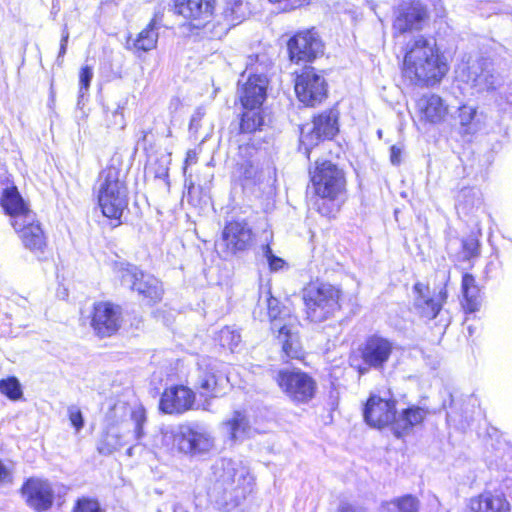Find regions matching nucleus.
Wrapping results in <instances>:
<instances>
[{
  "label": "nucleus",
  "instance_id": "obj_21",
  "mask_svg": "<svg viewBox=\"0 0 512 512\" xmlns=\"http://www.w3.org/2000/svg\"><path fill=\"white\" fill-rule=\"evenodd\" d=\"M195 393L188 387L176 385L164 390L159 408L165 414H183L193 409Z\"/></svg>",
  "mask_w": 512,
  "mask_h": 512
},
{
  "label": "nucleus",
  "instance_id": "obj_53",
  "mask_svg": "<svg viewBox=\"0 0 512 512\" xmlns=\"http://www.w3.org/2000/svg\"><path fill=\"white\" fill-rule=\"evenodd\" d=\"M453 418H454V416H453V412H451V413H449V412H448V413H447V420H448V421H450V420H452Z\"/></svg>",
  "mask_w": 512,
  "mask_h": 512
},
{
  "label": "nucleus",
  "instance_id": "obj_25",
  "mask_svg": "<svg viewBox=\"0 0 512 512\" xmlns=\"http://www.w3.org/2000/svg\"><path fill=\"white\" fill-rule=\"evenodd\" d=\"M470 512H511L506 495L500 490H485L469 501Z\"/></svg>",
  "mask_w": 512,
  "mask_h": 512
},
{
  "label": "nucleus",
  "instance_id": "obj_8",
  "mask_svg": "<svg viewBox=\"0 0 512 512\" xmlns=\"http://www.w3.org/2000/svg\"><path fill=\"white\" fill-rule=\"evenodd\" d=\"M341 292L330 284L311 283L303 289L302 298L305 304L307 319L321 323L340 309Z\"/></svg>",
  "mask_w": 512,
  "mask_h": 512
},
{
  "label": "nucleus",
  "instance_id": "obj_18",
  "mask_svg": "<svg viewBox=\"0 0 512 512\" xmlns=\"http://www.w3.org/2000/svg\"><path fill=\"white\" fill-rule=\"evenodd\" d=\"M428 19V9L420 2L401 5L393 22V29L400 34L420 31Z\"/></svg>",
  "mask_w": 512,
  "mask_h": 512
},
{
  "label": "nucleus",
  "instance_id": "obj_7",
  "mask_svg": "<svg viewBox=\"0 0 512 512\" xmlns=\"http://www.w3.org/2000/svg\"><path fill=\"white\" fill-rule=\"evenodd\" d=\"M163 435L165 439H173L178 451L190 457L205 456L215 446L211 431L199 422L179 425L175 431H165Z\"/></svg>",
  "mask_w": 512,
  "mask_h": 512
},
{
  "label": "nucleus",
  "instance_id": "obj_9",
  "mask_svg": "<svg viewBox=\"0 0 512 512\" xmlns=\"http://www.w3.org/2000/svg\"><path fill=\"white\" fill-rule=\"evenodd\" d=\"M229 386L224 363L211 357H201L197 362L194 387L205 398L220 397Z\"/></svg>",
  "mask_w": 512,
  "mask_h": 512
},
{
  "label": "nucleus",
  "instance_id": "obj_49",
  "mask_svg": "<svg viewBox=\"0 0 512 512\" xmlns=\"http://www.w3.org/2000/svg\"><path fill=\"white\" fill-rule=\"evenodd\" d=\"M68 39H69V32L65 29L62 33L58 58H61L65 55L66 50H67Z\"/></svg>",
  "mask_w": 512,
  "mask_h": 512
},
{
  "label": "nucleus",
  "instance_id": "obj_1",
  "mask_svg": "<svg viewBox=\"0 0 512 512\" xmlns=\"http://www.w3.org/2000/svg\"><path fill=\"white\" fill-rule=\"evenodd\" d=\"M212 472L208 495L218 509L229 511L252 492L253 478L240 461L220 459L212 466Z\"/></svg>",
  "mask_w": 512,
  "mask_h": 512
},
{
  "label": "nucleus",
  "instance_id": "obj_19",
  "mask_svg": "<svg viewBox=\"0 0 512 512\" xmlns=\"http://www.w3.org/2000/svg\"><path fill=\"white\" fill-rule=\"evenodd\" d=\"M21 492L26 504L37 512L47 511L54 501L51 484L39 478H29L23 484Z\"/></svg>",
  "mask_w": 512,
  "mask_h": 512
},
{
  "label": "nucleus",
  "instance_id": "obj_22",
  "mask_svg": "<svg viewBox=\"0 0 512 512\" xmlns=\"http://www.w3.org/2000/svg\"><path fill=\"white\" fill-rule=\"evenodd\" d=\"M91 325L101 337L115 334L121 325L120 307L109 302L95 304Z\"/></svg>",
  "mask_w": 512,
  "mask_h": 512
},
{
  "label": "nucleus",
  "instance_id": "obj_30",
  "mask_svg": "<svg viewBox=\"0 0 512 512\" xmlns=\"http://www.w3.org/2000/svg\"><path fill=\"white\" fill-rule=\"evenodd\" d=\"M339 130H300L299 150L308 158L311 150L320 142L333 139Z\"/></svg>",
  "mask_w": 512,
  "mask_h": 512
},
{
  "label": "nucleus",
  "instance_id": "obj_50",
  "mask_svg": "<svg viewBox=\"0 0 512 512\" xmlns=\"http://www.w3.org/2000/svg\"><path fill=\"white\" fill-rule=\"evenodd\" d=\"M205 112L202 108H198L195 113L193 114V116L191 117V121H190V127L189 128H196L197 126L200 125V120L202 119V117L204 116Z\"/></svg>",
  "mask_w": 512,
  "mask_h": 512
},
{
  "label": "nucleus",
  "instance_id": "obj_55",
  "mask_svg": "<svg viewBox=\"0 0 512 512\" xmlns=\"http://www.w3.org/2000/svg\"><path fill=\"white\" fill-rule=\"evenodd\" d=\"M367 370V368L360 369V373H364Z\"/></svg>",
  "mask_w": 512,
  "mask_h": 512
},
{
  "label": "nucleus",
  "instance_id": "obj_35",
  "mask_svg": "<svg viewBox=\"0 0 512 512\" xmlns=\"http://www.w3.org/2000/svg\"><path fill=\"white\" fill-rule=\"evenodd\" d=\"M224 426L231 438L237 440L246 433V430L249 428V422L245 415L236 411L233 417L224 423Z\"/></svg>",
  "mask_w": 512,
  "mask_h": 512
},
{
  "label": "nucleus",
  "instance_id": "obj_36",
  "mask_svg": "<svg viewBox=\"0 0 512 512\" xmlns=\"http://www.w3.org/2000/svg\"><path fill=\"white\" fill-rule=\"evenodd\" d=\"M218 342L223 348L234 352L242 341L240 332L234 327L226 326L218 333Z\"/></svg>",
  "mask_w": 512,
  "mask_h": 512
},
{
  "label": "nucleus",
  "instance_id": "obj_14",
  "mask_svg": "<svg viewBox=\"0 0 512 512\" xmlns=\"http://www.w3.org/2000/svg\"><path fill=\"white\" fill-rule=\"evenodd\" d=\"M295 93L301 103L314 107L327 96L326 80L314 68H306L295 79Z\"/></svg>",
  "mask_w": 512,
  "mask_h": 512
},
{
  "label": "nucleus",
  "instance_id": "obj_29",
  "mask_svg": "<svg viewBox=\"0 0 512 512\" xmlns=\"http://www.w3.org/2000/svg\"><path fill=\"white\" fill-rule=\"evenodd\" d=\"M426 416V411L421 407H409L394 419L393 432L397 438L403 437L414 426L420 424Z\"/></svg>",
  "mask_w": 512,
  "mask_h": 512
},
{
  "label": "nucleus",
  "instance_id": "obj_4",
  "mask_svg": "<svg viewBox=\"0 0 512 512\" xmlns=\"http://www.w3.org/2000/svg\"><path fill=\"white\" fill-rule=\"evenodd\" d=\"M269 80L266 75L253 73L247 79L244 74L238 81V98L243 107L240 128H261L270 124V116L262 109L267 96Z\"/></svg>",
  "mask_w": 512,
  "mask_h": 512
},
{
  "label": "nucleus",
  "instance_id": "obj_39",
  "mask_svg": "<svg viewBox=\"0 0 512 512\" xmlns=\"http://www.w3.org/2000/svg\"><path fill=\"white\" fill-rule=\"evenodd\" d=\"M238 172L240 178L248 183H255L258 175V167L250 160L239 164Z\"/></svg>",
  "mask_w": 512,
  "mask_h": 512
},
{
  "label": "nucleus",
  "instance_id": "obj_54",
  "mask_svg": "<svg viewBox=\"0 0 512 512\" xmlns=\"http://www.w3.org/2000/svg\"><path fill=\"white\" fill-rule=\"evenodd\" d=\"M377 134H378L379 139H381L382 138V130H377Z\"/></svg>",
  "mask_w": 512,
  "mask_h": 512
},
{
  "label": "nucleus",
  "instance_id": "obj_17",
  "mask_svg": "<svg viewBox=\"0 0 512 512\" xmlns=\"http://www.w3.org/2000/svg\"><path fill=\"white\" fill-rule=\"evenodd\" d=\"M215 0H175L174 12L189 20L194 28H202L212 20Z\"/></svg>",
  "mask_w": 512,
  "mask_h": 512
},
{
  "label": "nucleus",
  "instance_id": "obj_48",
  "mask_svg": "<svg viewBox=\"0 0 512 512\" xmlns=\"http://www.w3.org/2000/svg\"><path fill=\"white\" fill-rule=\"evenodd\" d=\"M402 148L398 145H392L390 148V161L393 165H399L401 162Z\"/></svg>",
  "mask_w": 512,
  "mask_h": 512
},
{
  "label": "nucleus",
  "instance_id": "obj_6",
  "mask_svg": "<svg viewBox=\"0 0 512 512\" xmlns=\"http://www.w3.org/2000/svg\"><path fill=\"white\" fill-rule=\"evenodd\" d=\"M98 202L107 218L120 219L128 205V189L115 167L103 170L99 176Z\"/></svg>",
  "mask_w": 512,
  "mask_h": 512
},
{
  "label": "nucleus",
  "instance_id": "obj_10",
  "mask_svg": "<svg viewBox=\"0 0 512 512\" xmlns=\"http://www.w3.org/2000/svg\"><path fill=\"white\" fill-rule=\"evenodd\" d=\"M280 390L295 403H307L316 392V382L300 370L280 369L273 375Z\"/></svg>",
  "mask_w": 512,
  "mask_h": 512
},
{
  "label": "nucleus",
  "instance_id": "obj_38",
  "mask_svg": "<svg viewBox=\"0 0 512 512\" xmlns=\"http://www.w3.org/2000/svg\"><path fill=\"white\" fill-rule=\"evenodd\" d=\"M339 112L332 108L326 110L314 118L313 128H338Z\"/></svg>",
  "mask_w": 512,
  "mask_h": 512
},
{
  "label": "nucleus",
  "instance_id": "obj_27",
  "mask_svg": "<svg viewBox=\"0 0 512 512\" xmlns=\"http://www.w3.org/2000/svg\"><path fill=\"white\" fill-rule=\"evenodd\" d=\"M161 19L155 15L147 26L142 29L135 38L129 36L126 41V48L133 53L149 52L157 47Z\"/></svg>",
  "mask_w": 512,
  "mask_h": 512
},
{
  "label": "nucleus",
  "instance_id": "obj_51",
  "mask_svg": "<svg viewBox=\"0 0 512 512\" xmlns=\"http://www.w3.org/2000/svg\"><path fill=\"white\" fill-rule=\"evenodd\" d=\"M338 512H367V511L363 507L354 506V505L346 503V504H342L339 507Z\"/></svg>",
  "mask_w": 512,
  "mask_h": 512
},
{
  "label": "nucleus",
  "instance_id": "obj_32",
  "mask_svg": "<svg viewBox=\"0 0 512 512\" xmlns=\"http://www.w3.org/2000/svg\"><path fill=\"white\" fill-rule=\"evenodd\" d=\"M455 120L462 127L472 126L474 128L485 126L486 115L471 105H463L458 108Z\"/></svg>",
  "mask_w": 512,
  "mask_h": 512
},
{
  "label": "nucleus",
  "instance_id": "obj_52",
  "mask_svg": "<svg viewBox=\"0 0 512 512\" xmlns=\"http://www.w3.org/2000/svg\"><path fill=\"white\" fill-rule=\"evenodd\" d=\"M197 162V153L195 150H188L185 158L184 173L187 170L188 165L195 164Z\"/></svg>",
  "mask_w": 512,
  "mask_h": 512
},
{
  "label": "nucleus",
  "instance_id": "obj_40",
  "mask_svg": "<svg viewBox=\"0 0 512 512\" xmlns=\"http://www.w3.org/2000/svg\"><path fill=\"white\" fill-rule=\"evenodd\" d=\"M72 512H105L99 502L90 498L78 499L73 507Z\"/></svg>",
  "mask_w": 512,
  "mask_h": 512
},
{
  "label": "nucleus",
  "instance_id": "obj_45",
  "mask_svg": "<svg viewBox=\"0 0 512 512\" xmlns=\"http://www.w3.org/2000/svg\"><path fill=\"white\" fill-rule=\"evenodd\" d=\"M68 416L71 424L75 427L76 431H80L84 426V418L79 407L75 405L69 406Z\"/></svg>",
  "mask_w": 512,
  "mask_h": 512
},
{
  "label": "nucleus",
  "instance_id": "obj_11",
  "mask_svg": "<svg viewBox=\"0 0 512 512\" xmlns=\"http://www.w3.org/2000/svg\"><path fill=\"white\" fill-rule=\"evenodd\" d=\"M458 78L477 93L493 91L502 85L500 75L486 59L475 60L460 68Z\"/></svg>",
  "mask_w": 512,
  "mask_h": 512
},
{
  "label": "nucleus",
  "instance_id": "obj_47",
  "mask_svg": "<svg viewBox=\"0 0 512 512\" xmlns=\"http://www.w3.org/2000/svg\"><path fill=\"white\" fill-rule=\"evenodd\" d=\"M475 195V191L472 189H462L458 195V206H463V208H468V201L465 199Z\"/></svg>",
  "mask_w": 512,
  "mask_h": 512
},
{
  "label": "nucleus",
  "instance_id": "obj_13",
  "mask_svg": "<svg viewBox=\"0 0 512 512\" xmlns=\"http://www.w3.org/2000/svg\"><path fill=\"white\" fill-rule=\"evenodd\" d=\"M289 58L292 62H312L324 53V44L314 29L299 31L287 43Z\"/></svg>",
  "mask_w": 512,
  "mask_h": 512
},
{
  "label": "nucleus",
  "instance_id": "obj_42",
  "mask_svg": "<svg viewBox=\"0 0 512 512\" xmlns=\"http://www.w3.org/2000/svg\"><path fill=\"white\" fill-rule=\"evenodd\" d=\"M93 78L92 68L89 66H84L81 68L79 73V98H83L86 92L90 87L91 80Z\"/></svg>",
  "mask_w": 512,
  "mask_h": 512
},
{
  "label": "nucleus",
  "instance_id": "obj_5",
  "mask_svg": "<svg viewBox=\"0 0 512 512\" xmlns=\"http://www.w3.org/2000/svg\"><path fill=\"white\" fill-rule=\"evenodd\" d=\"M266 304L271 331L281 346L283 355L288 359H300L303 348L296 317L290 315L289 310L281 307L280 301L271 295L266 299Z\"/></svg>",
  "mask_w": 512,
  "mask_h": 512
},
{
  "label": "nucleus",
  "instance_id": "obj_43",
  "mask_svg": "<svg viewBox=\"0 0 512 512\" xmlns=\"http://www.w3.org/2000/svg\"><path fill=\"white\" fill-rule=\"evenodd\" d=\"M464 257L471 259L479 255V242L473 237H469L462 242Z\"/></svg>",
  "mask_w": 512,
  "mask_h": 512
},
{
  "label": "nucleus",
  "instance_id": "obj_31",
  "mask_svg": "<svg viewBox=\"0 0 512 512\" xmlns=\"http://www.w3.org/2000/svg\"><path fill=\"white\" fill-rule=\"evenodd\" d=\"M462 294L465 303L463 304L466 311L472 313L478 310L479 307V288L476 285L475 278L469 274L465 273L462 276Z\"/></svg>",
  "mask_w": 512,
  "mask_h": 512
},
{
  "label": "nucleus",
  "instance_id": "obj_3",
  "mask_svg": "<svg viewBox=\"0 0 512 512\" xmlns=\"http://www.w3.org/2000/svg\"><path fill=\"white\" fill-rule=\"evenodd\" d=\"M310 176L317 196L315 209L322 216L331 217L339 209L337 198L345 188L343 171L331 161H317L314 170H310Z\"/></svg>",
  "mask_w": 512,
  "mask_h": 512
},
{
  "label": "nucleus",
  "instance_id": "obj_46",
  "mask_svg": "<svg viewBox=\"0 0 512 512\" xmlns=\"http://www.w3.org/2000/svg\"><path fill=\"white\" fill-rule=\"evenodd\" d=\"M13 482V472L0 460V486L10 485Z\"/></svg>",
  "mask_w": 512,
  "mask_h": 512
},
{
  "label": "nucleus",
  "instance_id": "obj_20",
  "mask_svg": "<svg viewBox=\"0 0 512 512\" xmlns=\"http://www.w3.org/2000/svg\"><path fill=\"white\" fill-rule=\"evenodd\" d=\"M395 415V401L386 400L376 395L369 397L363 409L365 422L374 428H382L389 424L393 425Z\"/></svg>",
  "mask_w": 512,
  "mask_h": 512
},
{
  "label": "nucleus",
  "instance_id": "obj_24",
  "mask_svg": "<svg viewBox=\"0 0 512 512\" xmlns=\"http://www.w3.org/2000/svg\"><path fill=\"white\" fill-rule=\"evenodd\" d=\"M413 290L416 293L414 299L416 313L424 319H434L447 299L446 289L442 288L437 294L431 295L429 288L418 282L414 285Z\"/></svg>",
  "mask_w": 512,
  "mask_h": 512
},
{
  "label": "nucleus",
  "instance_id": "obj_2",
  "mask_svg": "<svg viewBox=\"0 0 512 512\" xmlns=\"http://www.w3.org/2000/svg\"><path fill=\"white\" fill-rule=\"evenodd\" d=\"M435 42L417 36L406 44L403 76L414 85L428 86L438 83L447 73Z\"/></svg>",
  "mask_w": 512,
  "mask_h": 512
},
{
  "label": "nucleus",
  "instance_id": "obj_23",
  "mask_svg": "<svg viewBox=\"0 0 512 512\" xmlns=\"http://www.w3.org/2000/svg\"><path fill=\"white\" fill-rule=\"evenodd\" d=\"M253 242L252 229L244 220L228 222L222 231V244L231 254L247 250Z\"/></svg>",
  "mask_w": 512,
  "mask_h": 512
},
{
  "label": "nucleus",
  "instance_id": "obj_41",
  "mask_svg": "<svg viewBox=\"0 0 512 512\" xmlns=\"http://www.w3.org/2000/svg\"><path fill=\"white\" fill-rule=\"evenodd\" d=\"M261 254L266 259L271 271H278L285 264V261L282 258L274 255L268 244L261 246Z\"/></svg>",
  "mask_w": 512,
  "mask_h": 512
},
{
  "label": "nucleus",
  "instance_id": "obj_16",
  "mask_svg": "<svg viewBox=\"0 0 512 512\" xmlns=\"http://www.w3.org/2000/svg\"><path fill=\"white\" fill-rule=\"evenodd\" d=\"M394 349V343L388 338L372 335L369 336L360 348L363 363L368 368L383 369L389 361Z\"/></svg>",
  "mask_w": 512,
  "mask_h": 512
},
{
  "label": "nucleus",
  "instance_id": "obj_44",
  "mask_svg": "<svg viewBox=\"0 0 512 512\" xmlns=\"http://www.w3.org/2000/svg\"><path fill=\"white\" fill-rule=\"evenodd\" d=\"M132 420L134 421V433L137 440L141 439L143 432V424L146 421V416L143 410H135L132 412Z\"/></svg>",
  "mask_w": 512,
  "mask_h": 512
},
{
  "label": "nucleus",
  "instance_id": "obj_37",
  "mask_svg": "<svg viewBox=\"0 0 512 512\" xmlns=\"http://www.w3.org/2000/svg\"><path fill=\"white\" fill-rule=\"evenodd\" d=\"M0 392L12 401L20 400L23 397L21 384L14 376L0 380Z\"/></svg>",
  "mask_w": 512,
  "mask_h": 512
},
{
  "label": "nucleus",
  "instance_id": "obj_28",
  "mask_svg": "<svg viewBox=\"0 0 512 512\" xmlns=\"http://www.w3.org/2000/svg\"><path fill=\"white\" fill-rule=\"evenodd\" d=\"M0 205L5 213L11 216L12 221L18 220L20 215L34 213L28 208L15 186L7 187L3 190L2 196L0 197Z\"/></svg>",
  "mask_w": 512,
  "mask_h": 512
},
{
  "label": "nucleus",
  "instance_id": "obj_15",
  "mask_svg": "<svg viewBox=\"0 0 512 512\" xmlns=\"http://www.w3.org/2000/svg\"><path fill=\"white\" fill-rule=\"evenodd\" d=\"M12 226L25 248L35 254L43 253L46 247V238L35 213L20 215L18 220L12 221Z\"/></svg>",
  "mask_w": 512,
  "mask_h": 512
},
{
  "label": "nucleus",
  "instance_id": "obj_33",
  "mask_svg": "<svg viewBox=\"0 0 512 512\" xmlns=\"http://www.w3.org/2000/svg\"><path fill=\"white\" fill-rule=\"evenodd\" d=\"M419 509V499L411 494L396 497L382 505L383 512H418Z\"/></svg>",
  "mask_w": 512,
  "mask_h": 512
},
{
  "label": "nucleus",
  "instance_id": "obj_26",
  "mask_svg": "<svg viewBox=\"0 0 512 512\" xmlns=\"http://www.w3.org/2000/svg\"><path fill=\"white\" fill-rule=\"evenodd\" d=\"M416 110L422 121L429 124H439L447 115V106L436 94L427 93L416 101Z\"/></svg>",
  "mask_w": 512,
  "mask_h": 512
},
{
  "label": "nucleus",
  "instance_id": "obj_12",
  "mask_svg": "<svg viewBox=\"0 0 512 512\" xmlns=\"http://www.w3.org/2000/svg\"><path fill=\"white\" fill-rule=\"evenodd\" d=\"M121 283L130 289L137 291L139 295L148 299L150 302H158L163 295V288L157 278L150 274H145L136 266L129 263L120 264Z\"/></svg>",
  "mask_w": 512,
  "mask_h": 512
},
{
  "label": "nucleus",
  "instance_id": "obj_34",
  "mask_svg": "<svg viewBox=\"0 0 512 512\" xmlns=\"http://www.w3.org/2000/svg\"><path fill=\"white\" fill-rule=\"evenodd\" d=\"M248 13L249 9L242 0H227L223 10L225 20L231 25L241 23Z\"/></svg>",
  "mask_w": 512,
  "mask_h": 512
}]
</instances>
